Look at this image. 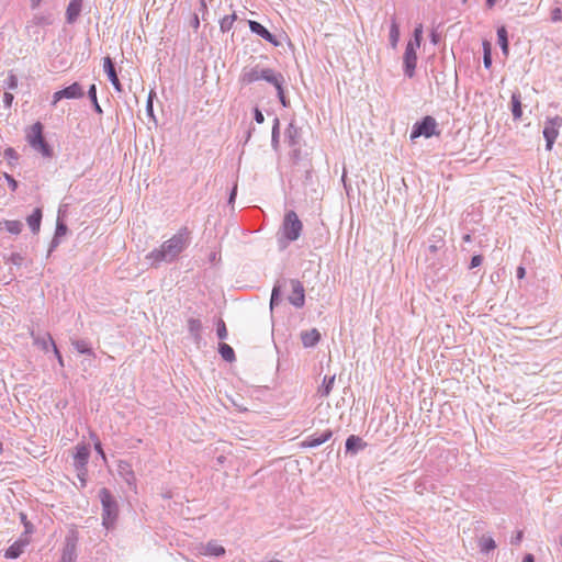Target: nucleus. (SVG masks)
I'll use <instances>...</instances> for the list:
<instances>
[{
	"instance_id": "nucleus-1",
	"label": "nucleus",
	"mask_w": 562,
	"mask_h": 562,
	"mask_svg": "<svg viewBox=\"0 0 562 562\" xmlns=\"http://www.w3.org/2000/svg\"><path fill=\"white\" fill-rule=\"evenodd\" d=\"M189 243L190 232L187 227H183L171 238L166 240L159 248L150 251L146 258L151 260V265L172 262L189 246Z\"/></svg>"
},
{
	"instance_id": "nucleus-2",
	"label": "nucleus",
	"mask_w": 562,
	"mask_h": 562,
	"mask_svg": "<svg viewBox=\"0 0 562 562\" xmlns=\"http://www.w3.org/2000/svg\"><path fill=\"white\" fill-rule=\"evenodd\" d=\"M99 498L102 505V525L106 529H112L119 518V503L111 491L106 487H102L99 491Z\"/></svg>"
},
{
	"instance_id": "nucleus-3",
	"label": "nucleus",
	"mask_w": 562,
	"mask_h": 562,
	"mask_svg": "<svg viewBox=\"0 0 562 562\" xmlns=\"http://www.w3.org/2000/svg\"><path fill=\"white\" fill-rule=\"evenodd\" d=\"M43 132V124L41 122H36L30 127L26 134V139L34 150L41 153L44 157L50 158L53 156V148L46 142Z\"/></svg>"
},
{
	"instance_id": "nucleus-4",
	"label": "nucleus",
	"mask_w": 562,
	"mask_h": 562,
	"mask_svg": "<svg viewBox=\"0 0 562 562\" xmlns=\"http://www.w3.org/2000/svg\"><path fill=\"white\" fill-rule=\"evenodd\" d=\"M281 229L283 237L288 243L299 239L303 231V223L299 218L295 211L289 210L285 212Z\"/></svg>"
},
{
	"instance_id": "nucleus-5",
	"label": "nucleus",
	"mask_w": 562,
	"mask_h": 562,
	"mask_svg": "<svg viewBox=\"0 0 562 562\" xmlns=\"http://www.w3.org/2000/svg\"><path fill=\"white\" fill-rule=\"evenodd\" d=\"M439 132H437V122L435 117L430 115H426L420 121H417L411 132V139L414 140L420 136H424L426 138H430L434 135H438Z\"/></svg>"
},
{
	"instance_id": "nucleus-6",
	"label": "nucleus",
	"mask_w": 562,
	"mask_h": 562,
	"mask_svg": "<svg viewBox=\"0 0 562 562\" xmlns=\"http://www.w3.org/2000/svg\"><path fill=\"white\" fill-rule=\"evenodd\" d=\"M419 47L406 44L403 56V70L405 76L413 78L417 65V49Z\"/></svg>"
},
{
	"instance_id": "nucleus-7",
	"label": "nucleus",
	"mask_w": 562,
	"mask_h": 562,
	"mask_svg": "<svg viewBox=\"0 0 562 562\" xmlns=\"http://www.w3.org/2000/svg\"><path fill=\"white\" fill-rule=\"evenodd\" d=\"M85 94L83 89L80 83L74 82L68 87H65L61 90L56 91L53 94V105H55L61 99H79Z\"/></svg>"
},
{
	"instance_id": "nucleus-8",
	"label": "nucleus",
	"mask_w": 562,
	"mask_h": 562,
	"mask_svg": "<svg viewBox=\"0 0 562 562\" xmlns=\"http://www.w3.org/2000/svg\"><path fill=\"white\" fill-rule=\"evenodd\" d=\"M292 293L289 295L288 301L296 308H301L305 304V290L301 281L290 279Z\"/></svg>"
},
{
	"instance_id": "nucleus-9",
	"label": "nucleus",
	"mask_w": 562,
	"mask_h": 562,
	"mask_svg": "<svg viewBox=\"0 0 562 562\" xmlns=\"http://www.w3.org/2000/svg\"><path fill=\"white\" fill-rule=\"evenodd\" d=\"M267 68L255 65L252 67H244L239 76V82L241 85H250L258 80L263 79V75Z\"/></svg>"
},
{
	"instance_id": "nucleus-10",
	"label": "nucleus",
	"mask_w": 562,
	"mask_h": 562,
	"mask_svg": "<svg viewBox=\"0 0 562 562\" xmlns=\"http://www.w3.org/2000/svg\"><path fill=\"white\" fill-rule=\"evenodd\" d=\"M117 473L131 490L136 491V476L130 462L120 460L117 463Z\"/></svg>"
},
{
	"instance_id": "nucleus-11",
	"label": "nucleus",
	"mask_w": 562,
	"mask_h": 562,
	"mask_svg": "<svg viewBox=\"0 0 562 562\" xmlns=\"http://www.w3.org/2000/svg\"><path fill=\"white\" fill-rule=\"evenodd\" d=\"M249 29L252 33L257 34L268 43L272 44L273 46H279L280 42L278 41L277 36L272 34L267 27H265L261 23L249 20L248 21Z\"/></svg>"
},
{
	"instance_id": "nucleus-12",
	"label": "nucleus",
	"mask_w": 562,
	"mask_h": 562,
	"mask_svg": "<svg viewBox=\"0 0 562 562\" xmlns=\"http://www.w3.org/2000/svg\"><path fill=\"white\" fill-rule=\"evenodd\" d=\"M77 561V538L69 536L65 540L61 557L58 562H76Z\"/></svg>"
},
{
	"instance_id": "nucleus-13",
	"label": "nucleus",
	"mask_w": 562,
	"mask_h": 562,
	"mask_svg": "<svg viewBox=\"0 0 562 562\" xmlns=\"http://www.w3.org/2000/svg\"><path fill=\"white\" fill-rule=\"evenodd\" d=\"M90 457V447L86 443H78L75 447L74 454V467L75 469L83 470V467H87Z\"/></svg>"
},
{
	"instance_id": "nucleus-14",
	"label": "nucleus",
	"mask_w": 562,
	"mask_h": 562,
	"mask_svg": "<svg viewBox=\"0 0 562 562\" xmlns=\"http://www.w3.org/2000/svg\"><path fill=\"white\" fill-rule=\"evenodd\" d=\"M103 68L110 82L117 92H122L123 88L116 74L115 64L110 56L104 57Z\"/></svg>"
},
{
	"instance_id": "nucleus-15",
	"label": "nucleus",
	"mask_w": 562,
	"mask_h": 562,
	"mask_svg": "<svg viewBox=\"0 0 562 562\" xmlns=\"http://www.w3.org/2000/svg\"><path fill=\"white\" fill-rule=\"evenodd\" d=\"M331 437L333 431L330 429H326L322 434L315 432L305 438V440L302 442V447L315 448L328 441Z\"/></svg>"
},
{
	"instance_id": "nucleus-16",
	"label": "nucleus",
	"mask_w": 562,
	"mask_h": 562,
	"mask_svg": "<svg viewBox=\"0 0 562 562\" xmlns=\"http://www.w3.org/2000/svg\"><path fill=\"white\" fill-rule=\"evenodd\" d=\"M445 234L446 232L440 228V227H437L430 238H429V241H430V245L428 246V251L432 255H435L439 249H441L442 247H445Z\"/></svg>"
},
{
	"instance_id": "nucleus-17",
	"label": "nucleus",
	"mask_w": 562,
	"mask_h": 562,
	"mask_svg": "<svg viewBox=\"0 0 562 562\" xmlns=\"http://www.w3.org/2000/svg\"><path fill=\"white\" fill-rule=\"evenodd\" d=\"M346 453L357 454L359 451L363 450L367 447V442H364L359 436L350 435L346 439Z\"/></svg>"
},
{
	"instance_id": "nucleus-18",
	"label": "nucleus",
	"mask_w": 562,
	"mask_h": 562,
	"mask_svg": "<svg viewBox=\"0 0 562 562\" xmlns=\"http://www.w3.org/2000/svg\"><path fill=\"white\" fill-rule=\"evenodd\" d=\"M83 0H70L66 10V21L68 24H74L79 18L82 9Z\"/></svg>"
},
{
	"instance_id": "nucleus-19",
	"label": "nucleus",
	"mask_w": 562,
	"mask_h": 562,
	"mask_svg": "<svg viewBox=\"0 0 562 562\" xmlns=\"http://www.w3.org/2000/svg\"><path fill=\"white\" fill-rule=\"evenodd\" d=\"M301 340L305 348L315 347L321 340V333L316 328L302 331Z\"/></svg>"
},
{
	"instance_id": "nucleus-20",
	"label": "nucleus",
	"mask_w": 562,
	"mask_h": 562,
	"mask_svg": "<svg viewBox=\"0 0 562 562\" xmlns=\"http://www.w3.org/2000/svg\"><path fill=\"white\" fill-rule=\"evenodd\" d=\"M285 138L290 147L300 146L301 128L291 122L285 131Z\"/></svg>"
},
{
	"instance_id": "nucleus-21",
	"label": "nucleus",
	"mask_w": 562,
	"mask_h": 562,
	"mask_svg": "<svg viewBox=\"0 0 562 562\" xmlns=\"http://www.w3.org/2000/svg\"><path fill=\"white\" fill-rule=\"evenodd\" d=\"M262 80L272 85L274 88H279L280 86H283L285 82L283 75L271 68L266 69Z\"/></svg>"
},
{
	"instance_id": "nucleus-22",
	"label": "nucleus",
	"mask_w": 562,
	"mask_h": 562,
	"mask_svg": "<svg viewBox=\"0 0 562 562\" xmlns=\"http://www.w3.org/2000/svg\"><path fill=\"white\" fill-rule=\"evenodd\" d=\"M29 543L27 540H18L15 541L14 543H12L4 552V557L7 559H18L22 552H23V549L24 547Z\"/></svg>"
},
{
	"instance_id": "nucleus-23",
	"label": "nucleus",
	"mask_w": 562,
	"mask_h": 562,
	"mask_svg": "<svg viewBox=\"0 0 562 562\" xmlns=\"http://www.w3.org/2000/svg\"><path fill=\"white\" fill-rule=\"evenodd\" d=\"M42 217H43L42 209L36 207L32 212V214L29 215L27 218H26L27 225L30 226L31 231L34 234H37L40 232L41 223H42Z\"/></svg>"
},
{
	"instance_id": "nucleus-24",
	"label": "nucleus",
	"mask_w": 562,
	"mask_h": 562,
	"mask_svg": "<svg viewBox=\"0 0 562 562\" xmlns=\"http://www.w3.org/2000/svg\"><path fill=\"white\" fill-rule=\"evenodd\" d=\"M510 111L514 120H520L522 116L521 94L516 91L513 92L510 99Z\"/></svg>"
},
{
	"instance_id": "nucleus-25",
	"label": "nucleus",
	"mask_w": 562,
	"mask_h": 562,
	"mask_svg": "<svg viewBox=\"0 0 562 562\" xmlns=\"http://www.w3.org/2000/svg\"><path fill=\"white\" fill-rule=\"evenodd\" d=\"M559 136V131L544 122V128H543V137L546 139V149L551 150L553 147V144Z\"/></svg>"
},
{
	"instance_id": "nucleus-26",
	"label": "nucleus",
	"mask_w": 562,
	"mask_h": 562,
	"mask_svg": "<svg viewBox=\"0 0 562 562\" xmlns=\"http://www.w3.org/2000/svg\"><path fill=\"white\" fill-rule=\"evenodd\" d=\"M71 346L82 355L95 357V353L91 347V344L86 339H71Z\"/></svg>"
},
{
	"instance_id": "nucleus-27",
	"label": "nucleus",
	"mask_w": 562,
	"mask_h": 562,
	"mask_svg": "<svg viewBox=\"0 0 562 562\" xmlns=\"http://www.w3.org/2000/svg\"><path fill=\"white\" fill-rule=\"evenodd\" d=\"M497 41L502 53L507 57L509 54V42L506 26L502 25L497 29Z\"/></svg>"
},
{
	"instance_id": "nucleus-28",
	"label": "nucleus",
	"mask_w": 562,
	"mask_h": 562,
	"mask_svg": "<svg viewBox=\"0 0 562 562\" xmlns=\"http://www.w3.org/2000/svg\"><path fill=\"white\" fill-rule=\"evenodd\" d=\"M188 330L190 335L193 337V340L199 344L201 340V330L202 324L199 318H189L188 319Z\"/></svg>"
},
{
	"instance_id": "nucleus-29",
	"label": "nucleus",
	"mask_w": 562,
	"mask_h": 562,
	"mask_svg": "<svg viewBox=\"0 0 562 562\" xmlns=\"http://www.w3.org/2000/svg\"><path fill=\"white\" fill-rule=\"evenodd\" d=\"M335 383V375H325L322 385L318 387L317 393L322 397H326L330 394Z\"/></svg>"
},
{
	"instance_id": "nucleus-30",
	"label": "nucleus",
	"mask_w": 562,
	"mask_h": 562,
	"mask_svg": "<svg viewBox=\"0 0 562 562\" xmlns=\"http://www.w3.org/2000/svg\"><path fill=\"white\" fill-rule=\"evenodd\" d=\"M34 344L36 346H38L40 348H42L44 351H48L49 346H52V348L54 346H56V344H55L53 337L50 336V334H45L43 336L34 337Z\"/></svg>"
},
{
	"instance_id": "nucleus-31",
	"label": "nucleus",
	"mask_w": 562,
	"mask_h": 562,
	"mask_svg": "<svg viewBox=\"0 0 562 562\" xmlns=\"http://www.w3.org/2000/svg\"><path fill=\"white\" fill-rule=\"evenodd\" d=\"M218 353L227 362H233L236 359L234 349L225 342L218 345Z\"/></svg>"
},
{
	"instance_id": "nucleus-32",
	"label": "nucleus",
	"mask_w": 562,
	"mask_h": 562,
	"mask_svg": "<svg viewBox=\"0 0 562 562\" xmlns=\"http://www.w3.org/2000/svg\"><path fill=\"white\" fill-rule=\"evenodd\" d=\"M390 44L393 48L397 46V43L400 41V26L396 22L395 18H392L391 20V26H390Z\"/></svg>"
},
{
	"instance_id": "nucleus-33",
	"label": "nucleus",
	"mask_w": 562,
	"mask_h": 562,
	"mask_svg": "<svg viewBox=\"0 0 562 562\" xmlns=\"http://www.w3.org/2000/svg\"><path fill=\"white\" fill-rule=\"evenodd\" d=\"M224 553H225L224 547L214 541L209 542L204 548V554H206V555L221 557Z\"/></svg>"
},
{
	"instance_id": "nucleus-34",
	"label": "nucleus",
	"mask_w": 562,
	"mask_h": 562,
	"mask_svg": "<svg viewBox=\"0 0 562 562\" xmlns=\"http://www.w3.org/2000/svg\"><path fill=\"white\" fill-rule=\"evenodd\" d=\"M281 284L277 282L271 292L270 297V310L272 311L276 306H278L281 303Z\"/></svg>"
},
{
	"instance_id": "nucleus-35",
	"label": "nucleus",
	"mask_w": 562,
	"mask_h": 562,
	"mask_svg": "<svg viewBox=\"0 0 562 562\" xmlns=\"http://www.w3.org/2000/svg\"><path fill=\"white\" fill-rule=\"evenodd\" d=\"M88 98L89 100L91 101L92 105H93V110L98 113V114H102L103 111H102V108L100 106L99 102H98V98H97V87L94 83H92L89 89H88Z\"/></svg>"
},
{
	"instance_id": "nucleus-36",
	"label": "nucleus",
	"mask_w": 562,
	"mask_h": 562,
	"mask_svg": "<svg viewBox=\"0 0 562 562\" xmlns=\"http://www.w3.org/2000/svg\"><path fill=\"white\" fill-rule=\"evenodd\" d=\"M236 19H237L236 13H233V14H229V15H225L224 18H222L221 21H220V29H221V31L223 33L228 32L232 29V26H233L234 22L236 21Z\"/></svg>"
},
{
	"instance_id": "nucleus-37",
	"label": "nucleus",
	"mask_w": 562,
	"mask_h": 562,
	"mask_svg": "<svg viewBox=\"0 0 562 562\" xmlns=\"http://www.w3.org/2000/svg\"><path fill=\"white\" fill-rule=\"evenodd\" d=\"M496 548V543L491 537H482L480 539V550L481 552L488 553L490 551Z\"/></svg>"
},
{
	"instance_id": "nucleus-38",
	"label": "nucleus",
	"mask_w": 562,
	"mask_h": 562,
	"mask_svg": "<svg viewBox=\"0 0 562 562\" xmlns=\"http://www.w3.org/2000/svg\"><path fill=\"white\" fill-rule=\"evenodd\" d=\"M483 64L486 69H490L492 66L491 43L487 41L483 42Z\"/></svg>"
},
{
	"instance_id": "nucleus-39",
	"label": "nucleus",
	"mask_w": 562,
	"mask_h": 562,
	"mask_svg": "<svg viewBox=\"0 0 562 562\" xmlns=\"http://www.w3.org/2000/svg\"><path fill=\"white\" fill-rule=\"evenodd\" d=\"M422 41H423V25L419 24L418 26L415 27L414 33H413V38H411L407 44L416 46V47H420Z\"/></svg>"
},
{
	"instance_id": "nucleus-40",
	"label": "nucleus",
	"mask_w": 562,
	"mask_h": 562,
	"mask_svg": "<svg viewBox=\"0 0 562 562\" xmlns=\"http://www.w3.org/2000/svg\"><path fill=\"white\" fill-rule=\"evenodd\" d=\"M280 137V121L278 117L273 121L272 132H271V146L273 148L278 147Z\"/></svg>"
},
{
	"instance_id": "nucleus-41",
	"label": "nucleus",
	"mask_w": 562,
	"mask_h": 562,
	"mask_svg": "<svg viewBox=\"0 0 562 562\" xmlns=\"http://www.w3.org/2000/svg\"><path fill=\"white\" fill-rule=\"evenodd\" d=\"M5 229L14 235H18L22 232L23 224L20 221H5L4 222Z\"/></svg>"
},
{
	"instance_id": "nucleus-42",
	"label": "nucleus",
	"mask_w": 562,
	"mask_h": 562,
	"mask_svg": "<svg viewBox=\"0 0 562 562\" xmlns=\"http://www.w3.org/2000/svg\"><path fill=\"white\" fill-rule=\"evenodd\" d=\"M3 259L5 260V262H10L15 267H21L24 261V257L20 252H12L8 257L3 256Z\"/></svg>"
},
{
	"instance_id": "nucleus-43",
	"label": "nucleus",
	"mask_w": 562,
	"mask_h": 562,
	"mask_svg": "<svg viewBox=\"0 0 562 562\" xmlns=\"http://www.w3.org/2000/svg\"><path fill=\"white\" fill-rule=\"evenodd\" d=\"M67 233H68V227H67L66 223L64 221H61L60 217H58L57 222H56V228H55L54 236L61 239V237L66 236Z\"/></svg>"
},
{
	"instance_id": "nucleus-44",
	"label": "nucleus",
	"mask_w": 562,
	"mask_h": 562,
	"mask_svg": "<svg viewBox=\"0 0 562 562\" xmlns=\"http://www.w3.org/2000/svg\"><path fill=\"white\" fill-rule=\"evenodd\" d=\"M90 438L93 440V443H94V450L97 451V453L103 459L105 460L106 457H105V453H104V450L102 448V443L100 441V439L98 438V436L93 432L90 434Z\"/></svg>"
},
{
	"instance_id": "nucleus-45",
	"label": "nucleus",
	"mask_w": 562,
	"mask_h": 562,
	"mask_svg": "<svg viewBox=\"0 0 562 562\" xmlns=\"http://www.w3.org/2000/svg\"><path fill=\"white\" fill-rule=\"evenodd\" d=\"M216 335L221 340H224L227 338V328L223 319H218L217 326H216Z\"/></svg>"
},
{
	"instance_id": "nucleus-46",
	"label": "nucleus",
	"mask_w": 562,
	"mask_h": 562,
	"mask_svg": "<svg viewBox=\"0 0 562 562\" xmlns=\"http://www.w3.org/2000/svg\"><path fill=\"white\" fill-rule=\"evenodd\" d=\"M154 97H155V92L150 91L147 102H146V113L149 117H151L154 121H156V117L154 114V101H153Z\"/></svg>"
},
{
	"instance_id": "nucleus-47",
	"label": "nucleus",
	"mask_w": 562,
	"mask_h": 562,
	"mask_svg": "<svg viewBox=\"0 0 562 562\" xmlns=\"http://www.w3.org/2000/svg\"><path fill=\"white\" fill-rule=\"evenodd\" d=\"M4 88L9 90H14L18 88V77L13 74H10L8 78L4 80Z\"/></svg>"
},
{
	"instance_id": "nucleus-48",
	"label": "nucleus",
	"mask_w": 562,
	"mask_h": 562,
	"mask_svg": "<svg viewBox=\"0 0 562 562\" xmlns=\"http://www.w3.org/2000/svg\"><path fill=\"white\" fill-rule=\"evenodd\" d=\"M276 90H277V94H278L279 101L282 104V106L288 108L290 105V101L285 97L284 85L280 86L279 88H276Z\"/></svg>"
},
{
	"instance_id": "nucleus-49",
	"label": "nucleus",
	"mask_w": 562,
	"mask_h": 562,
	"mask_svg": "<svg viewBox=\"0 0 562 562\" xmlns=\"http://www.w3.org/2000/svg\"><path fill=\"white\" fill-rule=\"evenodd\" d=\"M76 471H77V476H78V479L80 481L81 487H85L86 484H87V474H88L87 467H83V470L76 469Z\"/></svg>"
},
{
	"instance_id": "nucleus-50",
	"label": "nucleus",
	"mask_w": 562,
	"mask_h": 562,
	"mask_svg": "<svg viewBox=\"0 0 562 562\" xmlns=\"http://www.w3.org/2000/svg\"><path fill=\"white\" fill-rule=\"evenodd\" d=\"M546 122L548 124H550L551 126H553L554 128H557L559 131L560 127H562V117L559 116V115H555L553 117H548L546 120Z\"/></svg>"
},
{
	"instance_id": "nucleus-51",
	"label": "nucleus",
	"mask_w": 562,
	"mask_h": 562,
	"mask_svg": "<svg viewBox=\"0 0 562 562\" xmlns=\"http://www.w3.org/2000/svg\"><path fill=\"white\" fill-rule=\"evenodd\" d=\"M4 158L8 159L11 162V160H18L19 155H18V153H16V150L14 148L8 147L4 150Z\"/></svg>"
},
{
	"instance_id": "nucleus-52",
	"label": "nucleus",
	"mask_w": 562,
	"mask_h": 562,
	"mask_svg": "<svg viewBox=\"0 0 562 562\" xmlns=\"http://www.w3.org/2000/svg\"><path fill=\"white\" fill-rule=\"evenodd\" d=\"M3 177L7 180L10 189L12 191H15L18 189V187H19L18 181L11 175H9L8 172H3Z\"/></svg>"
},
{
	"instance_id": "nucleus-53",
	"label": "nucleus",
	"mask_w": 562,
	"mask_h": 562,
	"mask_svg": "<svg viewBox=\"0 0 562 562\" xmlns=\"http://www.w3.org/2000/svg\"><path fill=\"white\" fill-rule=\"evenodd\" d=\"M20 518H21L22 524L24 525L25 533H32L33 525L27 520L26 515L24 513H21Z\"/></svg>"
},
{
	"instance_id": "nucleus-54",
	"label": "nucleus",
	"mask_w": 562,
	"mask_h": 562,
	"mask_svg": "<svg viewBox=\"0 0 562 562\" xmlns=\"http://www.w3.org/2000/svg\"><path fill=\"white\" fill-rule=\"evenodd\" d=\"M482 262H483V257L481 255H474L471 258L469 269H474V268L481 266Z\"/></svg>"
},
{
	"instance_id": "nucleus-55",
	"label": "nucleus",
	"mask_w": 562,
	"mask_h": 562,
	"mask_svg": "<svg viewBox=\"0 0 562 562\" xmlns=\"http://www.w3.org/2000/svg\"><path fill=\"white\" fill-rule=\"evenodd\" d=\"M59 245H60V238L54 236L53 239L50 240V244L48 247L47 257H49L52 255V252L55 251Z\"/></svg>"
},
{
	"instance_id": "nucleus-56",
	"label": "nucleus",
	"mask_w": 562,
	"mask_h": 562,
	"mask_svg": "<svg viewBox=\"0 0 562 562\" xmlns=\"http://www.w3.org/2000/svg\"><path fill=\"white\" fill-rule=\"evenodd\" d=\"M551 20L552 22H560L562 20V10L560 8H554L551 11Z\"/></svg>"
},
{
	"instance_id": "nucleus-57",
	"label": "nucleus",
	"mask_w": 562,
	"mask_h": 562,
	"mask_svg": "<svg viewBox=\"0 0 562 562\" xmlns=\"http://www.w3.org/2000/svg\"><path fill=\"white\" fill-rule=\"evenodd\" d=\"M254 120L258 124H262L265 122V116H263L262 112L258 108L254 109Z\"/></svg>"
},
{
	"instance_id": "nucleus-58",
	"label": "nucleus",
	"mask_w": 562,
	"mask_h": 562,
	"mask_svg": "<svg viewBox=\"0 0 562 562\" xmlns=\"http://www.w3.org/2000/svg\"><path fill=\"white\" fill-rule=\"evenodd\" d=\"M14 100V97L10 92H4L3 94V103L5 108H10L12 105V102Z\"/></svg>"
},
{
	"instance_id": "nucleus-59",
	"label": "nucleus",
	"mask_w": 562,
	"mask_h": 562,
	"mask_svg": "<svg viewBox=\"0 0 562 562\" xmlns=\"http://www.w3.org/2000/svg\"><path fill=\"white\" fill-rule=\"evenodd\" d=\"M522 540V531H518L514 537L510 539V543L518 546Z\"/></svg>"
},
{
	"instance_id": "nucleus-60",
	"label": "nucleus",
	"mask_w": 562,
	"mask_h": 562,
	"mask_svg": "<svg viewBox=\"0 0 562 562\" xmlns=\"http://www.w3.org/2000/svg\"><path fill=\"white\" fill-rule=\"evenodd\" d=\"M236 195H237V184L235 183L229 193L228 204H234Z\"/></svg>"
},
{
	"instance_id": "nucleus-61",
	"label": "nucleus",
	"mask_w": 562,
	"mask_h": 562,
	"mask_svg": "<svg viewBox=\"0 0 562 562\" xmlns=\"http://www.w3.org/2000/svg\"><path fill=\"white\" fill-rule=\"evenodd\" d=\"M53 351L58 360L59 366L64 367V359H63V356H61L60 351L58 350L57 346L53 347Z\"/></svg>"
},
{
	"instance_id": "nucleus-62",
	"label": "nucleus",
	"mask_w": 562,
	"mask_h": 562,
	"mask_svg": "<svg viewBox=\"0 0 562 562\" xmlns=\"http://www.w3.org/2000/svg\"><path fill=\"white\" fill-rule=\"evenodd\" d=\"M34 21L37 25L49 24L48 19H46L45 16H35Z\"/></svg>"
},
{
	"instance_id": "nucleus-63",
	"label": "nucleus",
	"mask_w": 562,
	"mask_h": 562,
	"mask_svg": "<svg viewBox=\"0 0 562 562\" xmlns=\"http://www.w3.org/2000/svg\"><path fill=\"white\" fill-rule=\"evenodd\" d=\"M526 274V270L524 267H518L516 271V276L518 279H522Z\"/></svg>"
},
{
	"instance_id": "nucleus-64",
	"label": "nucleus",
	"mask_w": 562,
	"mask_h": 562,
	"mask_svg": "<svg viewBox=\"0 0 562 562\" xmlns=\"http://www.w3.org/2000/svg\"><path fill=\"white\" fill-rule=\"evenodd\" d=\"M522 562H535V557H533L531 553H527V554L522 558Z\"/></svg>"
}]
</instances>
